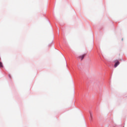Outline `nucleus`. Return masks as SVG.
<instances>
[{"instance_id":"1","label":"nucleus","mask_w":127,"mask_h":127,"mask_svg":"<svg viewBox=\"0 0 127 127\" xmlns=\"http://www.w3.org/2000/svg\"><path fill=\"white\" fill-rule=\"evenodd\" d=\"M85 56H86V54H83V55L78 56L77 57V58L79 60L82 61V60H83V59H84V58H85Z\"/></svg>"},{"instance_id":"2","label":"nucleus","mask_w":127,"mask_h":127,"mask_svg":"<svg viewBox=\"0 0 127 127\" xmlns=\"http://www.w3.org/2000/svg\"><path fill=\"white\" fill-rule=\"evenodd\" d=\"M118 65H120V62L117 61L116 63H115V64L114 65V67L116 68V67H118Z\"/></svg>"},{"instance_id":"3","label":"nucleus","mask_w":127,"mask_h":127,"mask_svg":"<svg viewBox=\"0 0 127 127\" xmlns=\"http://www.w3.org/2000/svg\"><path fill=\"white\" fill-rule=\"evenodd\" d=\"M90 120L92 121L93 120V116L92 115V113H90Z\"/></svg>"},{"instance_id":"4","label":"nucleus","mask_w":127,"mask_h":127,"mask_svg":"<svg viewBox=\"0 0 127 127\" xmlns=\"http://www.w3.org/2000/svg\"><path fill=\"white\" fill-rule=\"evenodd\" d=\"M3 67V65H2V63L0 62V67Z\"/></svg>"}]
</instances>
